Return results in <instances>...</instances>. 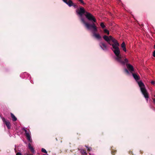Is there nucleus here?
I'll list each match as a JSON object with an SVG mask.
<instances>
[{
  "mask_svg": "<svg viewBox=\"0 0 155 155\" xmlns=\"http://www.w3.org/2000/svg\"><path fill=\"white\" fill-rule=\"evenodd\" d=\"M108 38L110 41L111 40L114 43L113 44H111V45L112 46V48L111 49L116 56L115 57L116 60L124 64L128 62L127 58L124 57L120 54V50L118 47L119 44L117 41L111 35L109 36Z\"/></svg>",
  "mask_w": 155,
  "mask_h": 155,
  "instance_id": "nucleus-1",
  "label": "nucleus"
},
{
  "mask_svg": "<svg viewBox=\"0 0 155 155\" xmlns=\"http://www.w3.org/2000/svg\"><path fill=\"white\" fill-rule=\"evenodd\" d=\"M132 74L134 79L137 82L138 85L140 88L141 92L143 95L144 97L146 99L147 101L148 98L149 97L148 94L145 88V86L143 83L141 81H138L140 79L139 76L136 73H133Z\"/></svg>",
  "mask_w": 155,
  "mask_h": 155,
  "instance_id": "nucleus-2",
  "label": "nucleus"
},
{
  "mask_svg": "<svg viewBox=\"0 0 155 155\" xmlns=\"http://www.w3.org/2000/svg\"><path fill=\"white\" fill-rule=\"evenodd\" d=\"M87 28L91 30L93 35V36L98 39H100L101 38V36L98 33H96L97 29V27L94 23L92 24H86L85 26Z\"/></svg>",
  "mask_w": 155,
  "mask_h": 155,
  "instance_id": "nucleus-3",
  "label": "nucleus"
},
{
  "mask_svg": "<svg viewBox=\"0 0 155 155\" xmlns=\"http://www.w3.org/2000/svg\"><path fill=\"white\" fill-rule=\"evenodd\" d=\"M84 9L82 7H80L76 10V12L77 15H79L80 17V18L82 22L86 26V24H89L88 23L85 22L84 18L82 17L83 15L84 14H86V12Z\"/></svg>",
  "mask_w": 155,
  "mask_h": 155,
  "instance_id": "nucleus-4",
  "label": "nucleus"
},
{
  "mask_svg": "<svg viewBox=\"0 0 155 155\" xmlns=\"http://www.w3.org/2000/svg\"><path fill=\"white\" fill-rule=\"evenodd\" d=\"M128 62V61L126 63L124 64H122L120 63L119 62L120 64H122L123 65H125V64H126L127 67L128 69V70L125 68L124 69L125 71L128 74H130V73L129 72V71H130V72L131 73H132L134 71V69L133 67L130 64H128L127 63Z\"/></svg>",
  "mask_w": 155,
  "mask_h": 155,
  "instance_id": "nucleus-5",
  "label": "nucleus"
},
{
  "mask_svg": "<svg viewBox=\"0 0 155 155\" xmlns=\"http://www.w3.org/2000/svg\"><path fill=\"white\" fill-rule=\"evenodd\" d=\"M85 15L86 18L88 20L93 21L94 22H96V20L95 17L90 13L88 12H86V14H85Z\"/></svg>",
  "mask_w": 155,
  "mask_h": 155,
  "instance_id": "nucleus-6",
  "label": "nucleus"
},
{
  "mask_svg": "<svg viewBox=\"0 0 155 155\" xmlns=\"http://www.w3.org/2000/svg\"><path fill=\"white\" fill-rule=\"evenodd\" d=\"M63 1L70 7L73 6L75 8H77L76 5L74 4L71 0H62Z\"/></svg>",
  "mask_w": 155,
  "mask_h": 155,
  "instance_id": "nucleus-7",
  "label": "nucleus"
},
{
  "mask_svg": "<svg viewBox=\"0 0 155 155\" xmlns=\"http://www.w3.org/2000/svg\"><path fill=\"white\" fill-rule=\"evenodd\" d=\"M22 129V130L25 131L26 134V136L29 142H31L32 140L31 139V137L30 135V133L27 131L25 128H23Z\"/></svg>",
  "mask_w": 155,
  "mask_h": 155,
  "instance_id": "nucleus-8",
  "label": "nucleus"
},
{
  "mask_svg": "<svg viewBox=\"0 0 155 155\" xmlns=\"http://www.w3.org/2000/svg\"><path fill=\"white\" fill-rule=\"evenodd\" d=\"M2 119L3 121L5 123L7 128L8 129H10L11 128V124L9 121L8 120H6L4 117H3Z\"/></svg>",
  "mask_w": 155,
  "mask_h": 155,
  "instance_id": "nucleus-9",
  "label": "nucleus"
},
{
  "mask_svg": "<svg viewBox=\"0 0 155 155\" xmlns=\"http://www.w3.org/2000/svg\"><path fill=\"white\" fill-rule=\"evenodd\" d=\"M30 75H29L28 74H27L26 72H24L20 75V77L22 78H27V77L28 76V79H29L31 78L30 77Z\"/></svg>",
  "mask_w": 155,
  "mask_h": 155,
  "instance_id": "nucleus-10",
  "label": "nucleus"
},
{
  "mask_svg": "<svg viewBox=\"0 0 155 155\" xmlns=\"http://www.w3.org/2000/svg\"><path fill=\"white\" fill-rule=\"evenodd\" d=\"M99 45L103 50H105L107 49V46L103 42H100Z\"/></svg>",
  "mask_w": 155,
  "mask_h": 155,
  "instance_id": "nucleus-11",
  "label": "nucleus"
},
{
  "mask_svg": "<svg viewBox=\"0 0 155 155\" xmlns=\"http://www.w3.org/2000/svg\"><path fill=\"white\" fill-rule=\"evenodd\" d=\"M103 38L105 41L107 42L109 45H111V43L109 41L108 36L105 35L103 37Z\"/></svg>",
  "mask_w": 155,
  "mask_h": 155,
  "instance_id": "nucleus-12",
  "label": "nucleus"
},
{
  "mask_svg": "<svg viewBox=\"0 0 155 155\" xmlns=\"http://www.w3.org/2000/svg\"><path fill=\"white\" fill-rule=\"evenodd\" d=\"M28 147L29 149L31 151L32 153H34L35 151L34 148L33 147L31 146V144L30 143H29L28 144Z\"/></svg>",
  "mask_w": 155,
  "mask_h": 155,
  "instance_id": "nucleus-13",
  "label": "nucleus"
},
{
  "mask_svg": "<svg viewBox=\"0 0 155 155\" xmlns=\"http://www.w3.org/2000/svg\"><path fill=\"white\" fill-rule=\"evenodd\" d=\"M122 48H123V51L125 52L126 51V48L124 42H123L121 45Z\"/></svg>",
  "mask_w": 155,
  "mask_h": 155,
  "instance_id": "nucleus-14",
  "label": "nucleus"
},
{
  "mask_svg": "<svg viewBox=\"0 0 155 155\" xmlns=\"http://www.w3.org/2000/svg\"><path fill=\"white\" fill-rule=\"evenodd\" d=\"M80 151L81 153L83 155H87V153L86 151L84 149H81L80 150Z\"/></svg>",
  "mask_w": 155,
  "mask_h": 155,
  "instance_id": "nucleus-15",
  "label": "nucleus"
},
{
  "mask_svg": "<svg viewBox=\"0 0 155 155\" xmlns=\"http://www.w3.org/2000/svg\"><path fill=\"white\" fill-rule=\"evenodd\" d=\"M11 115L13 121H16L17 120L16 117L12 113H11Z\"/></svg>",
  "mask_w": 155,
  "mask_h": 155,
  "instance_id": "nucleus-16",
  "label": "nucleus"
},
{
  "mask_svg": "<svg viewBox=\"0 0 155 155\" xmlns=\"http://www.w3.org/2000/svg\"><path fill=\"white\" fill-rule=\"evenodd\" d=\"M100 26L102 28H104L105 27V26L104 25V23L103 22L101 23Z\"/></svg>",
  "mask_w": 155,
  "mask_h": 155,
  "instance_id": "nucleus-17",
  "label": "nucleus"
},
{
  "mask_svg": "<svg viewBox=\"0 0 155 155\" xmlns=\"http://www.w3.org/2000/svg\"><path fill=\"white\" fill-rule=\"evenodd\" d=\"M104 32L105 33H107V35H109V31L107 29H104Z\"/></svg>",
  "mask_w": 155,
  "mask_h": 155,
  "instance_id": "nucleus-18",
  "label": "nucleus"
},
{
  "mask_svg": "<svg viewBox=\"0 0 155 155\" xmlns=\"http://www.w3.org/2000/svg\"><path fill=\"white\" fill-rule=\"evenodd\" d=\"M85 147H86L87 150L89 151H90L91 150V147H88L87 146H85Z\"/></svg>",
  "mask_w": 155,
  "mask_h": 155,
  "instance_id": "nucleus-19",
  "label": "nucleus"
},
{
  "mask_svg": "<svg viewBox=\"0 0 155 155\" xmlns=\"http://www.w3.org/2000/svg\"><path fill=\"white\" fill-rule=\"evenodd\" d=\"M41 151L43 152H44L45 153H47V152L46 150L43 148H42Z\"/></svg>",
  "mask_w": 155,
  "mask_h": 155,
  "instance_id": "nucleus-20",
  "label": "nucleus"
},
{
  "mask_svg": "<svg viewBox=\"0 0 155 155\" xmlns=\"http://www.w3.org/2000/svg\"><path fill=\"white\" fill-rule=\"evenodd\" d=\"M78 0V1L79 2H80L82 4L84 5L85 4V3L83 2V0Z\"/></svg>",
  "mask_w": 155,
  "mask_h": 155,
  "instance_id": "nucleus-21",
  "label": "nucleus"
},
{
  "mask_svg": "<svg viewBox=\"0 0 155 155\" xmlns=\"http://www.w3.org/2000/svg\"><path fill=\"white\" fill-rule=\"evenodd\" d=\"M16 155H22V154L20 152H18L16 153Z\"/></svg>",
  "mask_w": 155,
  "mask_h": 155,
  "instance_id": "nucleus-22",
  "label": "nucleus"
},
{
  "mask_svg": "<svg viewBox=\"0 0 155 155\" xmlns=\"http://www.w3.org/2000/svg\"><path fill=\"white\" fill-rule=\"evenodd\" d=\"M151 84H154L155 83V81H151Z\"/></svg>",
  "mask_w": 155,
  "mask_h": 155,
  "instance_id": "nucleus-23",
  "label": "nucleus"
},
{
  "mask_svg": "<svg viewBox=\"0 0 155 155\" xmlns=\"http://www.w3.org/2000/svg\"><path fill=\"white\" fill-rule=\"evenodd\" d=\"M153 56L155 57V50L153 52Z\"/></svg>",
  "mask_w": 155,
  "mask_h": 155,
  "instance_id": "nucleus-24",
  "label": "nucleus"
},
{
  "mask_svg": "<svg viewBox=\"0 0 155 155\" xmlns=\"http://www.w3.org/2000/svg\"><path fill=\"white\" fill-rule=\"evenodd\" d=\"M153 101L154 104H155V98L153 99Z\"/></svg>",
  "mask_w": 155,
  "mask_h": 155,
  "instance_id": "nucleus-25",
  "label": "nucleus"
},
{
  "mask_svg": "<svg viewBox=\"0 0 155 155\" xmlns=\"http://www.w3.org/2000/svg\"><path fill=\"white\" fill-rule=\"evenodd\" d=\"M154 48H155V45H154Z\"/></svg>",
  "mask_w": 155,
  "mask_h": 155,
  "instance_id": "nucleus-26",
  "label": "nucleus"
},
{
  "mask_svg": "<svg viewBox=\"0 0 155 155\" xmlns=\"http://www.w3.org/2000/svg\"><path fill=\"white\" fill-rule=\"evenodd\" d=\"M31 83H32L31 81Z\"/></svg>",
  "mask_w": 155,
  "mask_h": 155,
  "instance_id": "nucleus-27",
  "label": "nucleus"
},
{
  "mask_svg": "<svg viewBox=\"0 0 155 155\" xmlns=\"http://www.w3.org/2000/svg\"><path fill=\"white\" fill-rule=\"evenodd\" d=\"M44 155H46V154H44Z\"/></svg>",
  "mask_w": 155,
  "mask_h": 155,
  "instance_id": "nucleus-28",
  "label": "nucleus"
}]
</instances>
